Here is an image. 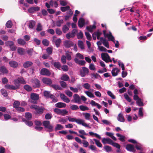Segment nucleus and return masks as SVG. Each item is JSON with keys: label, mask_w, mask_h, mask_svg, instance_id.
<instances>
[{"label": "nucleus", "mask_w": 153, "mask_h": 153, "mask_svg": "<svg viewBox=\"0 0 153 153\" xmlns=\"http://www.w3.org/2000/svg\"><path fill=\"white\" fill-rule=\"evenodd\" d=\"M136 148L138 150L142 151L143 149V146L140 143H136L135 146Z\"/></svg>", "instance_id": "26"}, {"label": "nucleus", "mask_w": 153, "mask_h": 153, "mask_svg": "<svg viewBox=\"0 0 153 153\" xmlns=\"http://www.w3.org/2000/svg\"><path fill=\"white\" fill-rule=\"evenodd\" d=\"M25 117L28 120H30L32 118V115L29 112L26 113L25 114Z\"/></svg>", "instance_id": "52"}, {"label": "nucleus", "mask_w": 153, "mask_h": 153, "mask_svg": "<svg viewBox=\"0 0 153 153\" xmlns=\"http://www.w3.org/2000/svg\"><path fill=\"white\" fill-rule=\"evenodd\" d=\"M89 68L91 70H95L96 68L95 65L93 63H91L89 65Z\"/></svg>", "instance_id": "62"}, {"label": "nucleus", "mask_w": 153, "mask_h": 153, "mask_svg": "<svg viewBox=\"0 0 153 153\" xmlns=\"http://www.w3.org/2000/svg\"><path fill=\"white\" fill-rule=\"evenodd\" d=\"M83 115L84 116L86 120H90L91 115L90 114L88 113H83Z\"/></svg>", "instance_id": "35"}, {"label": "nucleus", "mask_w": 153, "mask_h": 153, "mask_svg": "<svg viewBox=\"0 0 153 153\" xmlns=\"http://www.w3.org/2000/svg\"><path fill=\"white\" fill-rule=\"evenodd\" d=\"M14 84L17 87L19 86L20 83L25 84L26 83V82L22 77L18 78L17 79L14 80Z\"/></svg>", "instance_id": "4"}, {"label": "nucleus", "mask_w": 153, "mask_h": 153, "mask_svg": "<svg viewBox=\"0 0 153 153\" xmlns=\"http://www.w3.org/2000/svg\"><path fill=\"white\" fill-rule=\"evenodd\" d=\"M119 72V69L117 68H115L112 70L111 73L113 76H115L118 75Z\"/></svg>", "instance_id": "10"}, {"label": "nucleus", "mask_w": 153, "mask_h": 153, "mask_svg": "<svg viewBox=\"0 0 153 153\" xmlns=\"http://www.w3.org/2000/svg\"><path fill=\"white\" fill-rule=\"evenodd\" d=\"M62 31L63 33H65L69 30V28L66 25H64L62 27Z\"/></svg>", "instance_id": "63"}, {"label": "nucleus", "mask_w": 153, "mask_h": 153, "mask_svg": "<svg viewBox=\"0 0 153 153\" xmlns=\"http://www.w3.org/2000/svg\"><path fill=\"white\" fill-rule=\"evenodd\" d=\"M35 25V22L33 21H31L29 22V27L31 29H33Z\"/></svg>", "instance_id": "30"}, {"label": "nucleus", "mask_w": 153, "mask_h": 153, "mask_svg": "<svg viewBox=\"0 0 153 153\" xmlns=\"http://www.w3.org/2000/svg\"><path fill=\"white\" fill-rule=\"evenodd\" d=\"M117 119L119 121L124 122L125 121V119L122 114L120 113L117 117Z\"/></svg>", "instance_id": "21"}, {"label": "nucleus", "mask_w": 153, "mask_h": 153, "mask_svg": "<svg viewBox=\"0 0 153 153\" xmlns=\"http://www.w3.org/2000/svg\"><path fill=\"white\" fill-rule=\"evenodd\" d=\"M80 109L82 111H84L86 110H88L89 108L87 107L86 106H85L83 105H81L79 107Z\"/></svg>", "instance_id": "56"}, {"label": "nucleus", "mask_w": 153, "mask_h": 153, "mask_svg": "<svg viewBox=\"0 0 153 153\" xmlns=\"http://www.w3.org/2000/svg\"><path fill=\"white\" fill-rule=\"evenodd\" d=\"M24 88L27 91H30L32 89L31 87L28 85H25L24 87Z\"/></svg>", "instance_id": "61"}, {"label": "nucleus", "mask_w": 153, "mask_h": 153, "mask_svg": "<svg viewBox=\"0 0 153 153\" xmlns=\"http://www.w3.org/2000/svg\"><path fill=\"white\" fill-rule=\"evenodd\" d=\"M96 28V26L95 25H90L89 26L87 27L86 29L89 31L92 32L93 31V30L95 29Z\"/></svg>", "instance_id": "29"}, {"label": "nucleus", "mask_w": 153, "mask_h": 153, "mask_svg": "<svg viewBox=\"0 0 153 153\" xmlns=\"http://www.w3.org/2000/svg\"><path fill=\"white\" fill-rule=\"evenodd\" d=\"M85 94L90 98H94L95 96L94 94L91 92L89 91H85Z\"/></svg>", "instance_id": "39"}, {"label": "nucleus", "mask_w": 153, "mask_h": 153, "mask_svg": "<svg viewBox=\"0 0 153 153\" xmlns=\"http://www.w3.org/2000/svg\"><path fill=\"white\" fill-rule=\"evenodd\" d=\"M73 42L71 41H66L64 42V45L65 47L69 48L73 45Z\"/></svg>", "instance_id": "18"}, {"label": "nucleus", "mask_w": 153, "mask_h": 153, "mask_svg": "<svg viewBox=\"0 0 153 153\" xmlns=\"http://www.w3.org/2000/svg\"><path fill=\"white\" fill-rule=\"evenodd\" d=\"M56 37L54 36L53 37V42H55L56 47H58L59 46L61 42V39L60 38H59L56 40Z\"/></svg>", "instance_id": "11"}, {"label": "nucleus", "mask_w": 153, "mask_h": 153, "mask_svg": "<svg viewBox=\"0 0 153 153\" xmlns=\"http://www.w3.org/2000/svg\"><path fill=\"white\" fill-rule=\"evenodd\" d=\"M136 101L137 103L138 106H142L143 105V102L141 101V100L139 97L136 100H134Z\"/></svg>", "instance_id": "28"}, {"label": "nucleus", "mask_w": 153, "mask_h": 153, "mask_svg": "<svg viewBox=\"0 0 153 153\" xmlns=\"http://www.w3.org/2000/svg\"><path fill=\"white\" fill-rule=\"evenodd\" d=\"M85 24L84 19L82 18H80L78 22V25L80 27H82Z\"/></svg>", "instance_id": "19"}, {"label": "nucleus", "mask_w": 153, "mask_h": 153, "mask_svg": "<svg viewBox=\"0 0 153 153\" xmlns=\"http://www.w3.org/2000/svg\"><path fill=\"white\" fill-rule=\"evenodd\" d=\"M69 79V77L66 74H63L62 75L61 77V79L65 81H68Z\"/></svg>", "instance_id": "36"}, {"label": "nucleus", "mask_w": 153, "mask_h": 153, "mask_svg": "<svg viewBox=\"0 0 153 153\" xmlns=\"http://www.w3.org/2000/svg\"><path fill=\"white\" fill-rule=\"evenodd\" d=\"M77 86V88H74L71 86H70L69 88L73 92L75 93H77L78 91V90H81V86L80 85H78Z\"/></svg>", "instance_id": "15"}, {"label": "nucleus", "mask_w": 153, "mask_h": 153, "mask_svg": "<svg viewBox=\"0 0 153 153\" xmlns=\"http://www.w3.org/2000/svg\"><path fill=\"white\" fill-rule=\"evenodd\" d=\"M112 141L111 139L109 138H103L102 139V142L104 144H108L111 145Z\"/></svg>", "instance_id": "8"}, {"label": "nucleus", "mask_w": 153, "mask_h": 153, "mask_svg": "<svg viewBox=\"0 0 153 153\" xmlns=\"http://www.w3.org/2000/svg\"><path fill=\"white\" fill-rule=\"evenodd\" d=\"M101 56L102 59L106 62H112V60L110 59V57L108 53H102L101 54Z\"/></svg>", "instance_id": "5"}, {"label": "nucleus", "mask_w": 153, "mask_h": 153, "mask_svg": "<svg viewBox=\"0 0 153 153\" xmlns=\"http://www.w3.org/2000/svg\"><path fill=\"white\" fill-rule=\"evenodd\" d=\"M40 74L42 75H47L49 76L51 74V72L47 69L43 68L41 69L40 71Z\"/></svg>", "instance_id": "7"}, {"label": "nucleus", "mask_w": 153, "mask_h": 153, "mask_svg": "<svg viewBox=\"0 0 153 153\" xmlns=\"http://www.w3.org/2000/svg\"><path fill=\"white\" fill-rule=\"evenodd\" d=\"M39 10V8L37 7H34L30 8L28 9V11L30 13H33L36 11Z\"/></svg>", "instance_id": "16"}, {"label": "nucleus", "mask_w": 153, "mask_h": 153, "mask_svg": "<svg viewBox=\"0 0 153 153\" xmlns=\"http://www.w3.org/2000/svg\"><path fill=\"white\" fill-rule=\"evenodd\" d=\"M73 97L75 103H77L78 104H81V100L78 94H74Z\"/></svg>", "instance_id": "9"}, {"label": "nucleus", "mask_w": 153, "mask_h": 153, "mask_svg": "<svg viewBox=\"0 0 153 153\" xmlns=\"http://www.w3.org/2000/svg\"><path fill=\"white\" fill-rule=\"evenodd\" d=\"M33 86L36 87H38L40 85V82L37 79H35L32 81Z\"/></svg>", "instance_id": "20"}, {"label": "nucleus", "mask_w": 153, "mask_h": 153, "mask_svg": "<svg viewBox=\"0 0 153 153\" xmlns=\"http://www.w3.org/2000/svg\"><path fill=\"white\" fill-rule=\"evenodd\" d=\"M55 106L56 107L59 108H65L66 106V104L64 103L59 102L55 104Z\"/></svg>", "instance_id": "23"}, {"label": "nucleus", "mask_w": 153, "mask_h": 153, "mask_svg": "<svg viewBox=\"0 0 153 153\" xmlns=\"http://www.w3.org/2000/svg\"><path fill=\"white\" fill-rule=\"evenodd\" d=\"M104 149L107 152H110L112 150L111 147L108 146H105L104 147Z\"/></svg>", "instance_id": "46"}, {"label": "nucleus", "mask_w": 153, "mask_h": 153, "mask_svg": "<svg viewBox=\"0 0 153 153\" xmlns=\"http://www.w3.org/2000/svg\"><path fill=\"white\" fill-rule=\"evenodd\" d=\"M6 26L8 28H11L13 26L12 22L10 20L8 21L6 24Z\"/></svg>", "instance_id": "41"}, {"label": "nucleus", "mask_w": 153, "mask_h": 153, "mask_svg": "<svg viewBox=\"0 0 153 153\" xmlns=\"http://www.w3.org/2000/svg\"><path fill=\"white\" fill-rule=\"evenodd\" d=\"M30 108L31 109L35 110L36 114H41L43 112L44 109L43 108H40L36 105H32L30 106Z\"/></svg>", "instance_id": "3"}, {"label": "nucleus", "mask_w": 153, "mask_h": 153, "mask_svg": "<svg viewBox=\"0 0 153 153\" xmlns=\"http://www.w3.org/2000/svg\"><path fill=\"white\" fill-rule=\"evenodd\" d=\"M63 22L62 19H59L56 21V24L57 26L60 27L61 26V25L63 23Z\"/></svg>", "instance_id": "42"}, {"label": "nucleus", "mask_w": 153, "mask_h": 153, "mask_svg": "<svg viewBox=\"0 0 153 153\" xmlns=\"http://www.w3.org/2000/svg\"><path fill=\"white\" fill-rule=\"evenodd\" d=\"M64 127L62 126L60 124H58L56 125L55 127V130L56 131L57 130H60L63 128Z\"/></svg>", "instance_id": "45"}, {"label": "nucleus", "mask_w": 153, "mask_h": 153, "mask_svg": "<svg viewBox=\"0 0 153 153\" xmlns=\"http://www.w3.org/2000/svg\"><path fill=\"white\" fill-rule=\"evenodd\" d=\"M60 97L62 100L66 103H68L70 101V100L63 94H61Z\"/></svg>", "instance_id": "17"}, {"label": "nucleus", "mask_w": 153, "mask_h": 153, "mask_svg": "<svg viewBox=\"0 0 153 153\" xmlns=\"http://www.w3.org/2000/svg\"><path fill=\"white\" fill-rule=\"evenodd\" d=\"M107 94L112 99H115L116 98V97L113 93L110 91H107Z\"/></svg>", "instance_id": "40"}, {"label": "nucleus", "mask_w": 153, "mask_h": 153, "mask_svg": "<svg viewBox=\"0 0 153 153\" xmlns=\"http://www.w3.org/2000/svg\"><path fill=\"white\" fill-rule=\"evenodd\" d=\"M78 45L79 48L82 49H84V46L83 42L81 40H79L78 41Z\"/></svg>", "instance_id": "31"}, {"label": "nucleus", "mask_w": 153, "mask_h": 153, "mask_svg": "<svg viewBox=\"0 0 153 153\" xmlns=\"http://www.w3.org/2000/svg\"><path fill=\"white\" fill-rule=\"evenodd\" d=\"M22 121L24 122L25 124L29 126H31L33 125V123L31 121H27L25 119H22Z\"/></svg>", "instance_id": "34"}, {"label": "nucleus", "mask_w": 153, "mask_h": 153, "mask_svg": "<svg viewBox=\"0 0 153 153\" xmlns=\"http://www.w3.org/2000/svg\"><path fill=\"white\" fill-rule=\"evenodd\" d=\"M30 98L31 102L35 103L36 101L39 99V95L36 93H32L30 94Z\"/></svg>", "instance_id": "6"}, {"label": "nucleus", "mask_w": 153, "mask_h": 153, "mask_svg": "<svg viewBox=\"0 0 153 153\" xmlns=\"http://www.w3.org/2000/svg\"><path fill=\"white\" fill-rule=\"evenodd\" d=\"M44 96L46 98H50L51 95H53L50 93V92L48 91H45L44 92Z\"/></svg>", "instance_id": "37"}, {"label": "nucleus", "mask_w": 153, "mask_h": 153, "mask_svg": "<svg viewBox=\"0 0 153 153\" xmlns=\"http://www.w3.org/2000/svg\"><path fill=\"white\" fill-rule=\"evenodd\" d=\"M124 96L125 98L128 102H131V100L129 96L126 93H125L124 94Z\"/></svg>", "instance_id": "60"}, {"label": "nucleus", "mask_w": 153, "mask_h": 153, "mask_svg": "<svg viewBox=\"0 0 153 153\" xmlns=\"http://www.w3.org/2000/svg\"><path fill=\"white\" fill-rule=\"evenodd\" d=\"M28 54L30 56H32L34 52L33 50V49H29L27 51Z\"/></svg>", "instance_id": "59"}, {"label": "nucleus", "mask_w": 153, "mask_h": 153, "mask_svg": "<svg viewBox=\"0 0 153 153\" xmlns=\"http://www.w3.org/2000/svg\"><path fill=\"white\" fill-rule=\"evenodd\" d=\"M5 87L6 88L14 90L16 89V88L15 86L8 84L6 85L5 86Z\"/></svg>", "instance_id": "47"}, {"label": "nucleus", "mask_w": 153, "mask_h": 153, "mask_svg": "<svg viewBox=\"0 0 153 153\" xmlns=\"http://www.w3.org/2000/svg\"><path fill=\"white\" fill-rule=\"evenodd\" d=\"M33 63L31 61H26L23 64V66L25 68H27L31 66Z\"/></svg>", "instance_id": "25"}, {"label": "nucleus", "mask_w": 153, "mask_h": 153, "mask_svg": "<svg viewBox=\"0 0 153 153\" xmlns=\"http://www.w3.org/2000/svg\"><path fill=\"white\" fill-rule=\"evenodd\" d=\"M68 119L69 121L71 122H75L77 124L81 125L82 126L88 128H90L89 126L85 122V121L81 119H76L75 118H72L71 117H69L68 118Z\"/></svg>", "instance_id": "2"}, {"label": "nucleus", "mask_w": 153, "mask_h": 153, "mask_svg": "<svg viewBox=\"0 0 153 153\" xmlns=\"http://www.w3.org/2000/svg\"><path fill=\"white\" fill-rule=\"evenodd\" d=\"M70 9V7L69 6H67L65 7H61V10L63 12H64L66 11L69 10Z\"/></svg>", "instance_id": "55"}, {"label": "nucleus", "mask_w": 153, "mask_h": 153, "mask_svg": "<svg viewBox=\"0 0 153 153\" xmlns=\"http://www.w3.org/2000/svg\"><path fill=\"white\" fill-rule=\"evenodd\" d=\"M104 36L105 37H107L109 41H111L113 42L115 44V47L116 48H118L119 46V43L118 41H117L115 43L114 37L112 35L111 33L109 32L108 33H106V31L105 30L103 31Z\"/></svg>", "instance_id": "1"}, {"label": "nucleus", "mask_w": 153, "mask_h": 153, "mask_svg": "<svg viewBox=\"0 0 153 153\" xmlns=\"http://www.w3.org/2000/svg\"><path fill=\"white\" fill-rule=\"evenodd\" d=\"M0 71L3 74H6L8 72L7 69L4 66H2L0 68Z\"/></svg>", "instance_id": "38"}, {"label": "nucleus", "mask_w": 153, "mask_h": 153, "mask_svg": "<svg viewBox=\"0 0 153 153\" xmlns=\"http://www.w3.org/2000/svg\"><path fill=\"white\" fill-rule=\"evenodd\" d=\"M43 44L45 46H48L49 44V41L46 39H44L42 41Z\"/></svg>", "instance_id": "64"}, {"label": "nucleus", "mask_w": 153, "mask_h": 153, "mask_svg": "<svg viewBox=\"0 0 153 153\" xmlns=\"http://www.w3.org/2000/svg\"><path fill=\"white\" fill-rule=\"evenodd\" d=\"M43 125L45 128H47L50 125V122L49 121H44L43 122Z\"/></svg>", "instance_id": "50"}, {"label": "nucleus", "mask_w": 153, "mask_h": 153, "mask_svg": "<svg viewBox=\"0 0 153 153\" xmlns=\"http://www.w3.org/2000/svg\"><path fill=\"white\" fill-rule=\"evenodd\" d=\"M20 102L18 101H15L14 102L13 105V107L15 108L16 109V108H17L19 107V106L20 105Z\"/></svg>", "instance_id": "48"}, {"label": "nucleus", "mask_w": 153, "mask_h": 153, "mask_svg": "<svg viewBox=\"0 0 153 153\" xmlns=\"http://www.w3.org/2000/svg\"><path fill=\"white\" fill-rule=\"evenodd\" d=\"M42 81L44 83L48 85H50L52 83V80L51 79L47 78H43Z\"/></svg>", "instance_id": "14"}, {"label": "nucleus", "mask_w": 153, "mask_h": 153, "mask_svg": "<svg viewBox=\"0 0 153 153\" xmlns=\"http://www.w3.org/2000/svg\"><path fill=\"white\" fill-rule=\"evenodd\" d=\"M126 148L127 150L130 152H134L135 151L134 146L131 144L127 145Z\"/></svg>", "instance_id": "13"}, {"label": "nucleus", "mask_w": 153, "mask_h": 153, "mask_svg": "<svg viewBox=\"0 0 153 153\" xmlns=\"http://www.w3.org/2000/svg\"><path fill=\"white\" fill-rule=\"evenodd\" d=\"M116 135L117 137H119V140L121 141L124 142L125 141V137L119 134H116Z\"/></svg>", "instance_id": "32"}, {"label": "nucleus", "mask_w": 153, "mask_h": 153, "mask_svg": "<svg viewBox=\"0 0 153 153\" xmlns=\"http://www.w3.org/2000/svg\"><path fill=\"white\" fill-rule=\"evenodd\" d=\"M111 145H112L113 146L115 147L118 149H120V145H119L118 143L114 142L113 141H112V143Z\"/></svg>", "instance_id": "58"}, {"label": "nucleus", "mask_w": 153, "mask_h": 153, "mask_svg": "<svg viewBox=\"0 0 153 153\" xmlns=\"http://www.w3.org/2000/svg\"><path fill=\"white\" fill-rule=\"evenodd\" d=\"M100 41L103 45L107 48H109V46L108 42L107 40H106L105 39L102 38L101 37L100 38Z\"/></svg>", "instance_id": "12"}, {"label": "nucleus", "mask_w": 153, "mask_h": 153, "mask_svg": "<svg viewBox=\"0 0 153 153\" xmlns=\"http://www.w3.org/2000/svg\"><path fill=\"white\" fill-rule=\"evenodd\" d=\"M18 43L19 45H24L26 43L24 39H18Z\"/></svg>", "instance_id": "43"}, {"label": "nucleus", "mask_w": 153, "mask_h": 153, "mask_svg": "<svg viewBox=\"0 0 153 153\" xmlns=\"http://www.w3.org/2000/svg\"><path fill=\"white\" fill-rule=\"evenodd\" d=\"M17 52L20 55H24L25 53V49L21 48H18Z\"/></svg>", "instance_id": "22"}, {"label": "nucleus", "mask_w": 153, "mask_h": 153, "mask_svg": "<svg viewBox=\"0 0 153 153\" xmlns=\"http://www.w3.org/2000/svg\"><path fill=\"white\" fill-rule=\"evenodd\" d=\"M105 135L111 137L114 140L116 141L117 139L114 136V134L113 133L110 132H106Z\"/></svg>", "instance_id": "24"}, {"label": "nucleus", "mask_w": 153, "mask_h": 153, "mask_svg": "<svg viewBox=\"0 0 153 153\" xmlns=\"http://www.w3.org/2000/svg\"><path fill=\"white\" fill-rule=\"evenodd\" d=\"M52 87L55 90H61L62 88L59 86L57 85H52Z\"/></svg>", "instance_id": "57"}, {"label": "nucleus", "mask_w": 153, "mask_h": 153, "mask_svg": "<svg viewBox=\"0 0 153 153\" xmlns=\"http://www.w3.org/2000/svg\"><path fill=\"white\" fill-rule=\"evenodd\" d=\"M93 140L95 142L96 144L98 147L101 148L102 147V145L99 140L95 139H94Z\"/></svg>", "instance_id": "33"}, {"label": "nucleus", "mask_w": 153, "mask_h": 153, "mask_svg": "<svg viewBox=\"0 0 153 153\" xmlns=\"http://www.w3.org/2000/svg\"><path fill=\"white\" fill-rule=\"evenodd\" d=\"M9 63L10 66L13 68H16L18 65L17 62L14 61H11Z\"/></svg>", "instance_id": "27"}, {"label": "nucleus", "mask_w": 153, "mask_h": 153, "mask_svg": "<svg viewBox=\"0 0 153 153\" xmlns=\"http://www.w3.org/2000/svg\"><path fill=\"white\" fill-rule=\"evenodd\" d=\"M1 92L2 95L4 97H6L8 95V94L7 93V92L4 89H1Z\"/></svg>", "instance_id": "53"}, {"label": "nucleus", "mask_w": 153, "mask_h": 153, "mask_svg": "<svg viewBox=\"0 0 153 153\" xmlns=\"http://www.w3.org/2000/svg\"><path fill=\"white\" fill-rule=\"evenodd\" d=\"M134 96L133 98L134 100H136V98H138L137 94H138V91L137 89H135L134 91Z\"/></svg>", "instance_id": "49"}, {"label": "nucleus", "mask_w": 153, "mask_h": 153, "mask_svg": "<svg viewBox=\"0 0 153 153\" xmlns=\"http://www.w3.org/2000/svg\"><path fill=\"white\" fill-rule=\"evenodd\" d=\"M89 134L91 136H92L93 135H94L96 137L100 139L101 138L100 136L97 133H94L92 132H89Z\"/></svg>", "instance_id": "51"}, {"label": "nucleus", "mask_w": 153, "mask_h": 153, "mask_svg": "<svg viewBox=\"0 0 153 153\" xmlns=\"http://www.w3.org/2000/svg\"><path fill=\"white\" fill-rule=\"evenodd\" d=\"M42 30V25L40 23H39L37 26L36 30L39 31Z\"/></svg>", "instance_id": "54"}, {"label": "nucleus", "mask_w": 153, "mask_h": 153, "mask_svg": "<svg viewBox=\"0 0 153 153\" xmlns=\"http://www.w3.org/2000/svg\"><path fill=\"white\" fill-rule=\"evenodd\" d=\"M82 86L85 89L89 90L90 88L91 85L88 83H85Z\"/></svg>", "instance_id": "44"}]
</instances>
